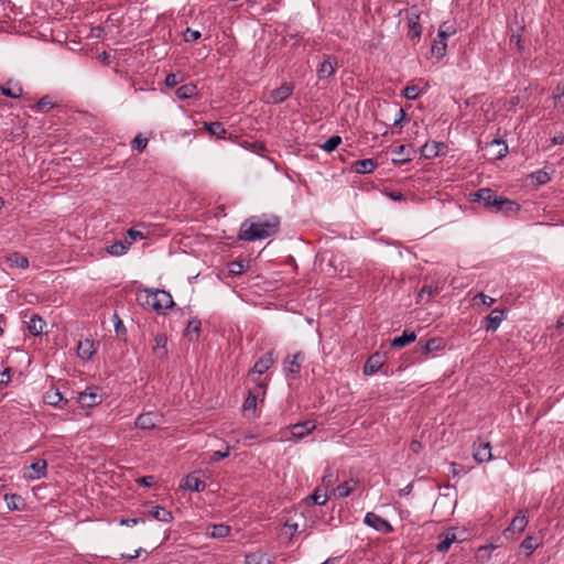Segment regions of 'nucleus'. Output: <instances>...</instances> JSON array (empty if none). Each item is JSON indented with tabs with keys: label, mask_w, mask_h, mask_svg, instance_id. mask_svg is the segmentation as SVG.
Listing matches in <instances>:
<instances>
[{
	"label": "nucleus",
	"mask_w": 564,
	"mask_h": 564,
	"mask_svg": "<svg viewBox=\"0 0 564 564\" xmlns=\"http://www.w3.org/2000/svg\"><path fill=\"white\" fill-rule=\"evenodd\" d=\"M280 220L275 216H252L246 219L239 230V239L256 241L269 238L279 230Z\"/></svg>",
	"instance_id": "nucleus-1"
},
{
	"label": "nucleus",
	"mask_w": 564,
	"mask_h": 564,
	"mask_svg": "<svg viewBox=\"0 0 564 564\" xmlns=\"http://www.w3.org/2000/svg\"><path fill=\"white\" fill-rule=\"evenodd\" d=\"M137 302L144 308L165 315L174 305L172 295L164 290L142 289L137 292Z\"/></svg>",
	"instance_id": "nucleus-2"
},
{
	"label": "nucleus",
	"mask_w": 564,
	"mask_h": 564,
	"mask_svg": "<svg viewBox=\"0 0 564 564\" xmlns=\"http://www.w3.org/2000/svg\"><path fill=\"white\" fill-rule=\"evenodd\" d=\"M473 200L480 202L486 207H495L496 210L505 213H516L519 210L518 204L502 196H497L490 188H480L474 194Z\"/></svg>",
	"instance_id": "nucleus-3"
},
{
	"label": "nucleus",
	"mask_w": 564,
	"mask_h": 564,
	"mask_svg": "<svg viewBox=\"0 0 564 564\" xmlns=\"http://www.w3.org/2000/svg\"><path fill=\"white\" fill-rule=\"evenodd\" d=\"M457 28L454 21L443 22L437 31V37L434 40L431 53L436 58H442L446 54L447 39L456 34Z\"/></svg>",
	"instance_id": "nucleus-4"
},
{
	"label": "nucleus",
	"mask_w": 564,
	"mask_h": 564,
	"mask_svg": "<svg viewBox=\"0 0 564 564\" xmlns=\"http://www.w3.org/2000/svg\"><path fill=\"white\" fill-rule=\"evenodd\" d=\"M273 364V352L269 351L254 364V366L249 372L251 381L257 383L258 389L261 391L262 394H265L267 383L260 379V376L263 375L267 370H269Z\"/></svg>",
	"instance_id": "nucleus-5"
},
{
	"label": "nucleus",
	"mask_w": 564,
	"mask_h": 564,
	"mask_svg": "<svg viewBox=\"0 0 564 564\" xmlns=\"http://www.w3.org/2000/svg\"><path fill=\"white\" fill-rule=\"evenodd\" d=\"M529 523V516L527 510H520L512 519L509 527L503 531V536L508 540H513L517 535L521 534Z\"/></svg>",
	"instance_id": "nucleus-6"
},
{
	"label": "nucleus",
	"mask_w": 564,
	"mask_h": 564,
	"mask_svg": "<svg viewBox=\"0 0 564 564\" xmlns=\"http://www.w3.org/2000/svg\"><path fill=\"white\" fill-rule=\"evenodd\" d=\"M364 522L375 529L376 531H379L381 533H391L393 531V527L389 521L381 518L380 516L376 514L375 512H368L365 516Z\"/></svg>",
	"instance_id": "nucleus-7"
},
{
	"label": "nucleus",
	"mask_w": 564,
	"mask_h": 564,
	"mask_svg": "<svg viewBox=\"0 0 564 564\" xmlns=\"http://www.w3.org/2000/svg\"><path fill=\"white\" fill-rule=\"evenodd\" d=\"M259 397L263 399L264 394H262L258 388L256 391H249L242 405V411L246 417L256 419L258 416L257 403Z\"/></svg>",
	"instance_id": "nucleus-8"
},
{
	"label": "nucleus",
	"mask_w": 564,
	"mask_h": 564,
	"mask_svg": "<svg viewBox=\"0 0 564 564\" xmlns=\"http://www.w3.org/2000/svg\"><path fill=\"white\" fill-rule=\"evenodd\" d=\"M162 415L156 412H147L137 416L134 425L137 429L151 430L160 423Z\"/></svg>",
	"instance_id": "nucleus-9"
},
{
	"label": "nucleus",
	"mask_w": 564,
	"mask_h": 564,
	"mask_svg": "<svg viewBox=\"0 0 564 564\" xmlns=\"http://www.w3.org/2000/svg\"><path fill=\"white\" fill-rule=\"evenodd\" d=\"M294 86L292 84L285 83L280 87L270 91L267 97L268 104H280L286 100L293 93Z\"/></svg>",
	"instance_id": "nucleus-10"
},
{
	"label": "nucleus",
	"mask_w": 564,
	"mask_h": 564,
	"mask_svg": "<svg viewBox=\"0 0 564 564\" xmlns=\"http://www.w3.org/2000/svg\"><path fill=\"white\" fill-rule=\"evenodd\" d=\"M181 488L189 491H199L205 488L203 475L199 470L188 474L181 482Z\"/></svg>",
	"instance_id": "nucleus-11"
},
{
	"label": "nucleus",
	"mask_w": 564,
	"mask_h": 564,
	"mask_svg": "<svg viewBox=\"0 0 564 564\" xmlns=\"http://www.w3.org/2000/svg\"><path fill=\"white\" fill-rule=\"evenodd\" d=\"M315 429V423L313 421H305L302 423H296L290 427V437H285V440L300 441L306 435H308Z\"/></svg>",
	"instance_id": "nucleus-12"
},
{
	"label": "nucleus",
	"mask_w": 564,
	"mask_h": 564,
	"mask_svg": "<svg viewBox=\"0 0 564 564\" xmlns=\"http://www.w3.org/2000/svg\"><path fill=\"white\" fill-rule=\"evenodd\" d=\"M473 456L478 463H486L492 458L491 446L489 442L478 441L473 445Z\"/></svg>",
	"instance_id": "nucleus-13"
},
{
	"label": "nucleus",
	"mask_w": 564,
	"mask_h": 564,
	"mask_svg": "<svg viewBox=\"0 0 564 564\" xmlns=\"http://www.w3.org/2000/svg\"><path fill=\"white\" fill-rule=\"evenodd\" d=\"M47 473V463L45 459H35L29 467V471L24 474V477L30 480H37L44 478Z\"/></svg>",
	"instance_id": "nucleus-14"
},
{
	"label": "nucleus",
	"mask_w": 564,
	"mask_h": 564,
	"mask_svg": "<svg viewBox=\"0 0 564 564\" xmlns=\"http://www.w3.org/2000/svg\"><path fill=\"white\" fill-rule=\"evenodd\" d=\"M505 318H506L505 311L503 310H499V308H495L482 321L484 328L487 332H496Z\"/></svg>",
	"instance_id": "nucleus-15"
},
{
	"label": "nucleus",
	"mask_w": 564,
	"mask_h": 564,
	"mask_svg": "<svg viewBox=\"0 0 564 564\" xmlns=\"http://www.w3.org/2000/svg\"><path fill=\"white\" fill-rule=\"evenodd\" d=\"M408 26L410 37L419 39L421 36L422 29L420 25V14L415 8H412L408 13Z\"/></svg>",
	"instance_id": "nucleus-16"
},
{
	"label": "nucleus",
	"mask_w": 564,
	"mask_h": 564,
	"mask_svg": "<svg viewBox=\"0 0 564 564\" xmlns=\"http://www.w3.org/2000/svg\"><path fill=\"white\" fill-rule=\"evenodd\" d=\"M44 403L54 406V408H63L67 404V399H65L58 389L51 388L43 395Z\"/></svg>",
	"instance_id": "nucleus-17"
},
{
	"label": "nucleus",
	"mask_w": 564,
	"mask_h": 564,
	"mask_svg": "<svg viewBox=\"0 0 564 564\" xmlns=\"http://www.w3.org/2000/svg\"><path fill=\"white\" fill-rule=\"evenodd\" d=\"M458 542L457 535L454 529H448L440 535V543L436 545L438 552H447L452 544Z\"/></svg>",
	"instance_id": "nucleus-18"
},
{
	"label": "nucleus",
	"mask_w": 564,
	"mask_h": 564,
	"mask_svg": "<svg viewBox=\"0 0 564 564\" xmlns=\"http://www.w3.org/2000/svg\"><path fill=\"white\" fill-rule=\"evenodd\" d=\"M96 352L95 341L91 339H83L78 343L77 355L82 360H89Z\"/></svg>",
	"instance_id": "nucleus-19"
},
{
	"label": "nucleus",
	"mask_w": 564,
	"mask_h": 564,
	"mask_svg": "<svg viewBox=\"0 0 564 564\" xmlns=\"http://www.w3.org/2000/svg\"><path fill=\"white\" fill-rule=\"evenodd\" d=\"M337 61L334 57L326 58L317 69V76L319 79H328L336 70Z\"/></svg>",
	"instance_id": "nucleus-20"
},
{
	"label": "nucleus",
	"mask_w": 564,
	"mask_h": 564,
	"mask_svg": "<svg viewBox=\"0 0 564 564\" xmlns=\"http://www.w3.org/2000/svg\"><path fill=\"white\" fill-rule=\"evenodd\" d=\"M445 348V341L441 337H434L427 340L424 345L419 347V350L423 355H430L432 352L441 351Z\"/></svg>",
	"instance_id": "nucleus-21"
},
{
	"label": "nucleus",
	"mask_w": 564,
	"mask_h": 564,
	"mask_svg": "<svg viewBox=\"0 0 564 564\" xmlns=\"http://www.w3.org/2000/svg\"><path fill=\"white\" fill-rule=\"evenodd\" d=\"M246 564H272V560L268 553L262 550L250 552L245 557Z\"/></svg>",
	"instance_id": "nucleus-22"
},
{
	"label": "nucleus",
	"mask_w": 564,
	"mask_h": 564,
	"mask_svg": "<svg viewBox=\"0 0 564 564\" xmlns=\"http://www.w3.org/2000/svg\"><path fill=\"white\" fill-rule=\"evenodd\" d=\"M302 360L303 356L301 354L293 355L291 358L285 360L284 371L289 375H292L294 378L297 377L301 371Z\"/></svg>",
	"instance_id": "nucleus-23"
},
{
	"label": "nucleus",
	"mask_w": 564,
	"mask_h": 564,
	"mask_svg": "<svg viewBox=\"0 0 564 564\" xmlns=\"http://www.w3.org/2000/svg\"><path fill=\"white\" fill-rule=\"evenodd\" d=\"M78 402L82 406L91 408L101 402V397L94 391H85L78 393Z\"/></svg>",
	"instance_id": "nucleus-24"
},
{
	"label": "nucleus",
	"mask_w": 564,
	"mask_h": 564,
	"mask_svg": "<svg viewBox=\"0 0 564 564\" xmlns=\"http://www.w3.org/2000/svg\"><path fill=\"white\" fill-rule=\"evenodd\" d=\"M444 149V144L433 141L427 142L421 148V154L425 159H432L441 154L442 150Z\"/></svg>",
	"instance_id": "nucleus-25"
},
{
	"label": "nucleus",
	"mask_w": 564,
	"mask_h": 564,
	"mask_svg": "<svg viewBox=\"0 0 564 564\" xmlns=\"http://www.w3.org/2000/svg\"><path fill=\"white\" fill-rule=\"evenodd\" d=\"M0 91L7 97L18 99L22 96L23 89L19 83L9 80L6 85L0 87Z\"/></svg>",
	"instance_id": "nucleus-26"
},
{
	"label": "nucleus",
	"mask_w": 564,
	"mask_h": 564,
	"mask_svg": "<svg viewBox=\"0 0 564 564\" xmlns=\"http://www.w3.org/2000/svg\"><path fill=\"white\" fill-rule=\"evenodd\" d=\"M411 153H412V150L410 147L399 145L398 148H395L392 151V155H393L392 161L394 163H399V164L406 163L411 160Z\"/></svg>",
	"instance_id": "nucleus-27"
},
{
	"label": "nucleus",
	"mask_w": 564,
	"mask_h": 564,
	"mask_svg": "<svg viewBox=\"0 0 564 564\" xmlns=\"http://www.w3.org/2000/svg\"><path fill=\"white\" fill-rule=\"evenodd\" d=\"M26 324L29 332L34 336L41 335L44 327L46 326V323L42 319V317L36 314H33Z\"/></svg>",
	"instance_id": "nucleus-28"
},
{
	"label": "nucleus",
	"mask_w": 564,
	"mask_h": 564,
	"mask_svg": "<svg viewBox=\"0 0 564 564\" xmlns=\"http://www.w3.org/2000/svg\"><path fill=\"white\" fill-rule=\"evenodd\" d=\"M154 341H155V345L153 347V354L160 359L166 358L167 357V348H166L167 339H166V337L162 334H158L154 338Z\"/></svg>",
	"instance_id": "nucleus-29"
},
{
	"label": "nucleus",
	"mask_w": 564,
	"mask_h": 564,
	"mask_svg": "<svg viewBox=\"0 0 564 564\" xmlns=\"http://www.w3.org/2000/svg\"><path fill=\"white\" fill-rule=\"evenodd\" d=\"M6 263L9 268L26 269L29 267L28 258L19 253H11L7 256Z\"/></svg>",
	"instance_id": "nucleus-30"
},
{
	"label": "nucleus",
	"mask_w": 564,
	"mask_h": 564,
	"mask_svg": "<svg viewBox=\"0 0 564 564\" xmlns=\"http://www.w3.org/2000/svg\"><path fill=\"white\" fill-rule=\"evenodd\" d=\"M129 250V243L124 240H118L113 243L106 247V251L108 254L112 257H120L128 252Z\"/></svg>",
	"instance_id": "nucleus-31"
},
{
	"label": "nucleus",
	"mask_w": 564,
	"mask_h": 564,
	"mask_svg": "<svg viewBox=\"0 0 564 564\" xmlns=\"http://www.w3.org/2000/svg\"><path fill=\"white\" fill-rule=\"evenodd\" d=\"M416 339V334L412 330H404L399 337L393 338L391 341L392 347L402 348Z\"/></svg>",
	"instance_id": "nucleus-32"
},
{
	"label": "nucleus",
	"mask_w": 564,
	"mask_h": 564,
	"mask_svg": "<svg viewBox=\"0 0 564 564\" xmlns=\"http://www.w3.org/2000/svg\"><path fill=\"white\" fill-rule=\"evenodd\" d=\"M382 366L381 358L378 354L372 355L368 358L364 366V373L367 376H371L376 373Z\"/></svg>",
	"instance_id": "nucleus-33"
},
{
	"label": "nucleus",
	"mask_w": 564,
	"mask_h": 564,
	"mask_svg": "<svg viewBox=\"0 0 564 564\" xmlns=\"http://www.w3.org/2000/svg\"><path fill=\"white\" fill-rule=\"evenodd\" d=\"M489 148L494 150L492 156L500 160L508 154V145L500 139H494L489 143Z\"/></svg>",
	"instance_id": "nucleus-34"
},
{
	"label": "nucleus",
	"mask_w": 564,
	"mask_h": 564,
	"mask_svg": "<svg viewBox=\"0 0 564 564\" xmlns=\"http://www.w3.org/2000/svg\"><path fill=\"white\" fill-rule=\"evenodd\" d=\"M376 167L377 163L372 159H364L354 163V170L360 174L371 173Z\"/></svg>",
	"instance_id": "nucleus-35"
},
{
	"label": "nucleus",
	"mask_w": 564,
	"mask_h": 564,
	"mask_svg": "<svg viewBox=\"0 0 564 564\" xmlns=\"http://www.w3.org/2000/svg\"><path fill=\"white\" fill-rule=\"evenodd\" d=\"M357 484L358 482L355 479L346 480L336 487L335 495L338 498H345V497L349 496V494L356 489Z\"/></svg>",
	"instance_id": "nucleus-36"
},
{
	"label": "nucleus",
	"mask_w": 564,
	"mask_h": 564,
	"mask_svg": "<svg viewBox=\"0 0 564 564\" xmlns=\"http://www.w3.org/2000/svg\"><path fill=\"white\" fill-rule=\"evenodd\" d=\"M150 514L162 522H170L172 520V513L163 507L155 506L151 509Z\"/></svg>",
	"instance_id": "nucleus-37"
},
{
	"label": "nucleus",
	"mask_w": 564,
	"mask_h": 564,
	"mask_svg": "<svg viewBox=\"0 0 564 564\" xmlns=\"http://www.w3.org/2000/svg\"><path fill=\"white\" fill-rule=\"evenodd\" d=\"M553 102L555 108H564V79L555 87Z\"/></svg>",
	"instance_id": "nucleus-38"
},
{
	"label": "nucleus",
	"mask_w": 564,
	"mask_h": 564,
	"mask_svg": "<svg viewBox=\"0 0 564 564\" xmlns=\"http://www.w3.org/2000/svg\"><path fill=\"white\" fill-rule=\"evenodd\" d=\"M145 238H147V234H144L140 230H137L135 228H130L126 232L123 240L129 243V248H130L133 242H135L138 240L145 239Z\"/></svg>",
	"instance_id": "nucleus-39"
},
{
	"label": "nucleus",
	"mask_w": 564,
	"mask_h": 564,
	"mask_svg": "<svg viewBox=\"0 0 564 564\" xmlns=\"http://www.w3.org/2000/svg\"><path fill=\"white\" fill-rule=\"evenodd\" d=\"M4 500L7 502V507L10 511L21 510L20 503L22 502V498L19 495H4Z\"/></svg>",
	"instance_id": "nucleus-40"
},
{
	"label": "nucleus",
	"mask_w": 564,
	"mask_h": 564,
	"mask_svg": "<svg viewBox=\"0 0 564 564\" xmlns=\"http://www.w3.org/2000/svg\"><path fill=\"white\" fill-rule=\"evenodd\" d=\"M437 293H438V291H437V289H436V288H432V286H430V285H424V286L420 290V292H419V294H417L419 302H422V301L430 302V301H431V299H432L435 294H437Z\"/></svg>",
	"instance_id": "nucleus-41"
},
{
	"label": "nucleus",
	"mask_w": 564,
	"mask_h": 564,
	"mask_svg": "<svg viewBox=\"0 0 564 564\" xmlns=\"http://www.w3.org/2000/svg\"><path fill=\"white\" fill-rule=\"evenodd\" d=\"M307 500H312L315 505L317 506H324L327 500H328V497L326 495V491L325 490H322L321 488H317L313 495H311Z\"/></svg>",
	"instance_id": "nucleus-42"
},
{
	"label": "nucleus",
	"mask_w": 564,
	"mask_h": 564,
	"mask_svg": "<svg viewBox=\"0 0 564 564\" xmlns=\"http://www.w3.org/2000/svg\"><path fill=\"white\" fill-rule=\"evenodd\" d=\"M540 542L533 535H528L521 543V547L528 551V555H530L535 549H538Z\"/></svg>",
	"instance_id": "nucleus-43"
},
{
	"label": "nucleus",
	"mask_w": 564,
	"mask_h": 564,
	"mask_svg": "<svg viewBox=\"0 0 564 564\" xmlns=\"http://www.w3.org/2000/svg\"><path fill=\"white\" fill-rule=\"evenodd\" d=\"M195 86L193 85H183L176 89V96L180 99L191 98L195 94Z\"/></svg>",
	"instance_id": "nucleus-44"
},
{
	"label": "nucleus",
	"mask_w": 564,
	"mask_h": 564,
	"mask_svg": "<svg viewBox=\"0 0 564 564\" xmlns=\"http://www.w3.org/2000/svg\"><path fill=\"white\" fill-rule=\"evenodd\" d=\"M54 107V102L50 96L42 97L35 105L37 111H48Z\"/></svg>",
	"instance_id": "nucleus-45"
},
{
	"label": "nucleus",
	"mask_w": 564,
	"mask_h": 564,
	"mask_svg": "<svg viewBox=\"0 0 564 564\" xmlns=\"http://www.w3.org/2000/svg\"><path fill=\"white\" fill-rule=\"evenodd\" d=\"M245 263L242 261H232L228 263V273L230 275H239L245 271Z\"/></svg>",
	"instance_id": "nucleus-46"
},
{
	"label": "nucleus",
	"mask_w": 564,
	"mask_h": 564,
	"mask_svg": "<svg viewBox=\"0 0 564 564\" xmlns=\"http://www.w3.org/2000/svg\"><path fill=\"white\" fill-rule=\"evenodd\" d=\"M340 142H341L340 137H338V135L332 137L325 141V143L323 144V149L327 152H332L340 144Z\"/></svg>",
	"instance_id": "nucleus-47"
},
{
	"label": "nucleus",
	"mask_w": 564,
	"mask_h": 564,
	"mask_svg": "<svg viewBox=\"0 0 564 564\" xmlns=\"http://www.w3.org/2000/svg\"><path fill=\"white\" fill-rule=\"evenodd\" d=\"M230 527L226 524H214V539L229 535Z\"/></svg>",
	"instance_id": "nucleus-48"
},
{
	"label": "nucleus",
	"mask_w": 564,
	"mask_h": 564,
	"mask_svg": "<svg viewBox=\"0 0 564 564\" xmlns=\"http://www.w3.org/2000/svg\"><path fill=\"white\" fill-rule=\"evenodd\" d=\"M421 91L417 86H408L404 88L403 95L406 99L415 100Z\"/></svg>",
	"instance_id": "nucleus-49"
},
{
	"label": "nucleus",
	"mask_w": 564,
	"mask_h": 564,
	"mask_svg": "<svg viewBox=\"0 0 564 564\" xmlns=\"http://www.w3.org/2000/svg\"><path fill=\"white\" fill-rule=\"evenodd\" d=\"M148 144V139L142 138L140 134L132 140V148L139 152H142Z\"/></svg>",
	"instance_id": "nucleus-50"
},
{
	"label": "nucleus",
	"mask_w": 564,
	"mask_h": 564,
	"mask_svg": "<svg viewBox=\"0 0 564 564\" xmlns=\"http://www.w3.org/2000/svg\"><path fill=\"white\" fill-rule=\"evenodd\" d=\"M199 37H200L199 31L192 30V29L187 28L186 31L184 32V41L185 42H194Z\"/></svg>",
	"instance_id": "nucleus-51"
},
{
	"label": "nucleus",
	"mask_w": 564,
	"mask_h": 564,
	"mask_svg": "<svg viewBox=\"0 0 564 564\" xmlns=\"http://www.w3.org/2000/svg\"><path fill=\"white\" fill-rule=\"evenodd\" d=\"M477 299H479V300L481 301V303H482V304H485V305H486V306H488V307H489V306H491V305L496 302V300H495L494 297H491V296H489V295H486V294H485V293H482V292L478 293V294L474 297V300H477Z\"/></svg>",
	"instance_id": "nucleus-52"
},
{
	"label": "nucleus",
	"mask_w": 564,
	"mask_h": 564,
	"mask_svg": "<svg viewBox=\"0 0 564 564\" xmlns=\"http://www.w3.org/2000/svg\"><path fill=\"white\" fill-rule=\"evenodd\" d=\"M228 454H229V446L224 445V448L214 451V462L220 460V459L227 457Z\"/></svg>",
	"instance_id": "nucleus-53"
},
{
	"label": "nucleus",
	"mask_w": 564,
	"mask_h": 564,
	"mask_svg": "<svg viewBox=\"0 0 564 564\" xmlns=\"http://www.w3.org/2000/svg\"><path fill=\"white\" fill-rule=\"evenodd\" d=\"M11 380V369L6 368L2 372H0V387L7 386Z\"/></svg>",
	"instance_id": "nucleus-54"
},
{
	"label": "nucleus",
	"mask_w": 564,
	"mask_h": 564,
	"mask_svg": "<svg viewBox=\"0 0 564 564\" xmlns=\"http://www.w3.org/2000/svg\"><path fill=\"white\" fill-rule=\"evenodd\" d=\"M143 522L142 519L140 518H127V519H121L120 520V524L121 525H126V527H133V525H137L139 523Z\"/></svg>",
	"instance_id": "nucleus-55"
},
{
	"label": "nucleus",
	"mask_w": 564,
	"mask_h": 564,
	"mask_svg": "<svg viewBox=\"0 0 564 564\" xmlns=\"http://www.w3.org/2000/svg\"><path fill=\"white\" fill-rule=\"evenodd\" d=\"M155 481L153 476H144L137 479V482L141 486H152Z\"/></svg>",
	"instance_id": "nucleus-56"
},
{
	"label": "nucleus",
	"mask_w": 564,
	"mask_h": 564,
	"mask_svg": "<svg viewBox=\"0 0 564 564\" xmlns=\"http://www.w3.org/2000/svg\"><path fill=\"white\" fill-rule=\"evenodd\" d=\"M225 132L223 124L214 121V137L224 138Z\"/></svg>",
	"instance_id": "nucleus-57"
},
{
	"label": "nucleus",
	"mask_w": 564,
	"mask_h": 564,
	"mask_svg": "<svg viewBox=\"0 0 564 564\" xmlns=\"http://www.w3.org/2000/svg\"><path fill=\"white\" fill-rule=\"evenodd\" d=\"M405 119V112L402 108H398L397 117L394 118L393 126H399Z\"/></svg>",
	"instance_id": "nucleus-58"
},
{
	"label": "nucleus",
	"mask_w": 564,
	"mask_h": 564,
	"mask_svg": "<svg viewBox=\"0 0 564 564\" xmlns=\"http://www.w3.org/2000/svg\"><path fill=\"white\" fill-rule=\"evenodd\" d=\"M510 44L514 45L518 50H522L521 36L519 34H512L510 36Z\"/></svg>",
	"instance_id": "nucleus-59"
},
{
	"label": "nucleus",
	"mask_w": 564,
	"mask_h": 564,
	"mask_svg": "<svg viewBox=\"0 0 564 564\" xmlns=\"http://www.w3.org/2000/svg\"><path fill=\"white\" fill-rule=\"evenodd\" d=\"M165 84L166 86L169 87H174L176 84H177V77L175 74H169L166 77H165Z\"/></svg>",
	"instance_id": "nucleus-60"
},
{
	"label": "nucleus",
	"mask_w": 564,
	"mask_h": 564,
	"mask_svg": "<svg viewBox=\"0 0 564 564\" xmlns=\"http://www.w3.org/2000/svg\"><path fill=\"white\" fill-rule=\"evenodd\" d=\"M333 482V474L330 470L323 477L322 484L325 486V488L329 487Z\"/></svg>",
	"instance_id": "nucleus-61"
},
{
	"label": "nucleus",
	"mask_w": 564,
	"mask_h": 564,
	"mask_svg": "<svg viewBox=\"0 0 564 564\" xmlns=\"http://www.w3.org/2000/svg\"><path fill=\"white\" fill-rule=\"evenodd\" d=\"M284 527L289 528L291 530V534L296 533L297 530H299V524L297 523H291L289 521L285 522Z\"/></svg>",
	"instance_id": "nucleus-62"
},
{
	"label": "nucleus",
	"mask_w": 564,
	"mask_h": 564,
	"mask_svg": "<svg viewBox=\"0 0 564 564\" xmlns=\"http://www.w3.org/2000/svg\"><path fill=\"white\" fill-rule=\"evenodd\" d=\"M547 180V174L546 173H543V172H538L536 173V181L541 184L545 183Z\"/></svg>",
	"instance_id": "nucleus-63"
},
{
	"label": "nucleus",
	"mask_w": 564,
	"mask_h": 564,
	"mask_svg": "<svg viewBox=\"0 0 564 564\" xmlns=\"http://www.w3.org/2000/svg\"><path fill=\"white\" fill-rule=\"evenodd\" d=\"M564 142V135L563 134H558V135H555L552 138V143L553 144H562Z\"/></svg>",
	"instance_id": "nucleus-64"
}]
</instances>
